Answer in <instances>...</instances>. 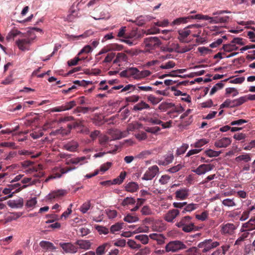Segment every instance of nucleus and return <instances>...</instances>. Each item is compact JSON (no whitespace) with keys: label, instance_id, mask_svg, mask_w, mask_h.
<instances>
[{"label":"nucleus","instance_id":"1","mask_svg":"<svg viewBox=\"0 0 255 255\" xmlns=\"http://www.w3.org/2000/svg\"><path fill=\"white\" fill-rule=\"evenodd\" d=\"M220 245V243L217 241H214L212 239H206L203 242L198 244L197 247L201 249V252L207 255V254L213 249L218 247Z\"/></svg>","mask_w":255,"mask_h":255},{"label":"nucleus","instance_id":"2","mask_svg":"<svg viewBox=\"0 0 255 255\" xmlns=\"http://www.w3.org/2000/svg\"><path fill=\"white\" fill-rule=\"evenodd\" d=\"M192 217L187 216L183 217L181 220L176 223V226L182 228L185 232H190L194 230L195 226L191 222Z\"/></svg>","mask_w":255,"mask_h":255},{"label":"nucleus","instance_id":"3","mask_svg":"<svg viewBox=\"0 0 255 255\" xmlns=\"http://www.w3.org/2000/svg\"><path fill=\"white\" fill-rule=\"evenodd\" d=\"M187 248L186 245L178 240L170 241L165 246L166 252H177Z\"/></svg>","mask_w":255,"mask_h":255},{"label":"nucleus","instance_id":"4","mask_svg":"<svg viewBox=\"0 0 255 255\" xmlns=\"http://www.w3.org/2000/svg\"><path fill=\"white\" fill-rule=\"evenodd\" d=\"M27 186V185H23L22 186H21V184L19 183L8 185L7 187L5 188L2 190V193L4 195H8L7 197L5 198V199L11 197L13 193L19 192L21 189L25 188Z\"/></svg>","mask_w":255,"mask_h":255},{"label":"nucleus","instance_id":"5","mask_svg":"<svg viewBox=\"0 0 255 255\" xmlns=\"http://www.w3.org/2000/svg\"><path fill=\"white\" fill-rule=\"evenodd\" d=\"M143 44L146 51L153 50L161 44L159 38L157 37H149L144 39Z\"/></svg>","mask_w":255,"mask_h":255},{"label":"nucleus","instance_id":"6","mask_svg":"<svg viewBox=\"0 0 255 255\" xmlns=\"http://www.w3.org/2000/svg\"><path fill=\"white\" fill-rule=\"evenodd\" d=\"M197 18H199L200 19L203 20H210L211 23H226L229 21V17L228 16H225L224 17L221 16H215L210 17L208 15H203L200 14V16H197Z\"/></svg>","mask_w":255,"mask_h":255},{"label":"nucleus","instance_id":"7","mask_svg":"<svg viewBox=\"0 0 255 255\" xmlns=\"http://www.w3.org/2000/svg\"><path fill=\"white\" fill-rule=\"evenodd\" d=\"M214 167L215 165L212 164H202L200 165L197 168L193 169L192 171L198 175H201L212 170Z\"/></svg>","mask_w":255,"mask_h":255},{"label":"nucleus","instance_id":"8","mask_svg":"<svg viewBox=\"0 0 255 255\" xmlns=\"http://www.w3.org/2000/svg\"><path fill=\"white\" fill-rule=\"evenodd\" d=\"M221 227V233L223 235H233L235 230L236 229V226L233 223H226L223 224L220 226Z\"/></svg>","mask_w":255,"mask_h":255},{"label":"nucleus","instance_id":"9","mask_svg":"<svg viewBox=\"0 0 255 255\" xmlns=\"http://www.w3.org/2000/svg\"><path fill=\"white\" fill-rule=\"evenodd\" d=\"M159 171V168L156 165H153L149 167L145 172L143 177L142 180H149L153 179Z\"/></svg>","mask_w":255,"mask_h":255},{"label":"nucleus","instance_id":"10","mask_svg":"<svg viewBox=\"0 0 255 255\" xmlns=\"http://www.w3.org/2000/svg\"><path fill=\"white\" fill-rule=\"evenodd\" d=\"M197 16H200V14H197L195 15H188L187 16L177 18L172 21L171 25H179L181 24L186 23L190 21L191 19H200L199 18H197V17H196Z\"/></svg>","mask_w":255,"mask_h":255},{"label":"nucleus","instance_id":"11","mask_svg":"<svg viewBox=\"0 0 255 255\" xmlns=\"http://www.w3.org/2000/svg\"><path fill=\"white\" fill-rule=\"evenodd\" d=\"M59 245L66 253L74 254L78 251V247L71 243H60Z\"/></svg>","mask_w":255,"mask_h":255},{"label":"nucleus","instance_id":"12","mask_svg":"<svg viewBox=\"0 0 255 255\" xmlns=\"http://www.w3.org/2000/svg\"><path fill=\"white\" fill-rule=\"evenodd\" d=\"M180 211L178 209H172L168 211L164 216V220L170 223L174 222V220L179 215Z\"/></svg>","mask_w":255,"mask_h":255},{"label":"nucleus","instance_id":"13","mask_svg":"<svg viewBox=\"0 0 255 255\" xmlns=\"http://www.w3.org/2000/svg\"><path fill=\"white\" fill-rule=\"evenodd\" d=\"M31 40L29 38L18 39L16 40V43L18 48L22 50H28Z\"/></svg>","mask_w":255,"mask_h":255},{"label":"nucleus","instance_id":"14","mask_svg":"<svg viewBox=\"0 0 255 255\" xmlns=\"http://www.w3.org/2000/svg\"><path fill=\"white\" fill-rule=\"evenodd\" d=\"M232 142V139L229 137H223L217 139L214 143L218 148H225L228 147Z\"/></svg>","mask_w":255,"mask_h":255},{"label":"nucleus","instance_id":"15","mask_svg":"<svg viewBox=\"0 0 255 255\" xmlns=\"http://www.w3.org/2000/svg\"><path fill=\"white\" fill-rule=\"evenodd\" d=\"M255 229V216L252 217L250 220L243 224L241 231H251Z\"/></svg>","mask_w":255,"mask_h":255},{"label":"nucleus","instance_id":"16","mask_svg":"<svg viewBox=\"0 0 255 255\" xmlns=\"http://www.w3.org/2000/svg\"><path fill=\"white\" fill-rule=\"evenodd\" d=\"M66 192L64 190H58L54 191L50 193L46 197L48 200H52L55 198H59L63 196L66 194Z\"/></svg>","mask_w":255,"mask_h":255},{"label":"nucleus","instance_id":"17","mask_svg":"<svg viewBox=\"0 0 255 255\" xmlns=\"http://www.w3.org/2000/svg\"><path fill=\"white\" fill-rule=\"evenodd\" d=\"M188 192L189 190L186 188L180 189L175 192V197L177 199L184 200L188 196Z\"/></svg>","mask_w":255,"mask_h":255},{"label":"nucleus","instance_id":"18","mask_svg":"<svg viewBox=\"0 0 255 255\" xmlns=\"http://www.w3.org/2000/svg\"><path fill=\"white\" fill-rule=\"evenodd\" d=\"M40 246L44 251H53L56 250V247L53 244L46 241H42L39 243Z\"/></svg>","mask_w":255,"mask_h":255},{"label":"nucleus","instance_id":"19","mask_svg":"<svg viewBox=\"0 0 255 255\" xmlns=\"http://www.w3.org/2000/svg\"><path fill=\"white\" fill-rule=\"evenodd\" d=\"M251 154L250 153H244L237 156L235 160L236 162L239 163L241 161L248 163L251 161Z\"/></svg>","mask_w":255,"mask_h":255},{"label":"nucleus","instance_id":"20","mask_svg":"<svg viewBox=\"0 0 255 255\" xmlns=\"http://www.w3.org/2000/svg\"><path fill=\"white\" fill-rule=\"evenodd\" d=\"M75 244L79 246V248L84 250H88L91 246V243L89 240H78Z\"/></svg>","mask_w":255,"mask_h":255},{"label":"nucleus","instance_id":"21","mask_svg":"<svg viewBox=\"0 0 255 255\" xmlns=\"http://www.w3.org/2000/svg\"><path fill=\"white\" fill-rule=\"evenodd\" d=\"M150 109L149 105L143 101H141L139 103L135 105L133 107V110L134 111H140L144 109Z\"/></svg>","mask_w":255,"mask_h":255},{"label":"nucleus","instance_id":"22","mask_svg":"<svg viewBox=\"0 0 255 255\" xmlns=\"http://www.w3.org/2000/svg\"><path fill=\"white\" fill-rule=\"evenodd\" d=\"M78 147V144L75 141H71L64 145V148L65 149L71 152H74L76 151Z\"/></svg>","mask_w":255,"mask_h":255},{"label":"nucleus","instance_id":"23","mask_svg":"<svg viewBox=\"0 0 255 255\" xmlns=\"http://www.w3.org/2000/svg\"><path fill=\"white\" fill-rule=\"evenodd\" d=\"M191 33V31L189 30L188 28H186V27L183 29L180 30L178 31V34L179 36L178 37V39L180 42H184V40L185 38L187 37Z\"/></svg>","mask_w":255,"mask_h":255},{"label":"nucleus","instance_id":"24","mask_svg":"<svg viewBox=\"0 0 255 255\" xmlns=\"http://www.w3.org/2000/svg\"><path fill=\"white\" fill-rule=\"evenodd\" d=\"M8 205L11 208H21L23 205V199L20 198L17 200L9 201L8 202Z\"/></svg>","mask_w":255,"mask_h":255},{"label":"nucleus","instance_id":"25","mask_svg":"<svg viewBox=\"0 0 255 255\" xmlns=\"http://www.w3.org/2000/svg\"><path fill=\"white\" fill-rule=\"evenodd\" d=\"M198 207V205L196 204L191 203L187 204L183 208V210L181 211L182 214H184L186 212H190L194 210H195Z\"/></svg>","mask_w":255,"mask_h":255},{"label":"nucleus","instance_id":"26","mask_svg":"<svg viewBox=\"0 0 255 255\" xmlns=\"http://www.w3.org/2000/svg\"><path fill=\"white\" fill-rule=\"evenodd\" d=\"M174 159L173 154H169L167 155L164 160H159L158 164L162 165H166L171 163Z\"/></svg>","mask_w":255,"mask_h":255},{"label":"nucleus","instance_id":"27","mask_svg":"<svg viewBox=\"0 0 255 255\" xmlns=\"http://www.w3.org/2000/svg\"><path fill=\"white\" fill-rule=\"evenodd\" d=\"M127 60V56L124 53H118L116 55L115 59L114 60L113 63L117 64L118 63L126 61Z\"/></svg>","mask_w":255,"mask_h":255},{"label":"nucleus","instance_id":"28","mask_svg":"<svg viewBox=\"0 0 255 255\" xmlns=\"http://www.w3.org/2000/svg\"><path fill=\"white\" fill-rule=\"evenodd\" d=\"M139 220L138 217L133 214H127L124 218V220L125 222H128V223H133L135 222L136 221H138Z\"/></svg>","mask_w":255,"mask_h":255},{"label":"nucleus","instance_id":"29","mask_svg":"<svg viewBox=\"0 0 255 255\" xmlns=\"http://www.w3.org/2000/svg\"><path fill=\"white\" fill-rule=\"evenodd\" d=\"M222 49L226 52H230L238 50V47L231 42L230 44L223 45Z\"/></svg>","mask_w":255,"mask_h":255},{"label":"nucleus","instance_id":"30","mask_svg":"<svg viewBox=\"0 0 255 255\" xmlns=\"http://www.w3.org/2000/svg\"><path fill=\"white\" fill-rule=\"evenodd\" d=\"M126 176V172L125 171L121 172L120 175L116 178L113 180L112 184H121L123 183Z\"/></svg>","mask_w":255,"mask_h":255},{"label":"nucleus","instance_id":"31","mask_svg":"<svg viewBox=\"0 0 255 255\" xmlns=\"http://www.w3.org/2000/svg\"><path fill=\"white\" fill-rule=\"evenodd\" d=\"M124 223H117L113 225L110 228V232L113 234H115L116 232H118L123 229Z\"/></svg>","mask_w":255,"mask_h":255},{"label":"nucleus","instance_id":"32","mask_svg":"<svg viewBox=\"0 0 255 255\" xmlns=\"http://www.w3.org/2000/svg\"><path fill=\"white\" fill-rule=\"evenodd\" d=\"M128 75L130 77H133L135 79H138L139 71L136 68H129L128 69Z\"/></svg>","mask_w":255,"mask_h":255},{"label":"nucleus","instance_id":"33","mask_svg":"<svg viewBox=\"0 0 255 255\" xmlns=\"http://www.w3.org/2000/svg\"><path fill=\"white\" fill-rule=\"evenodd\" d=\"M222 203L223 205L225 206H227L228 207H234L237 205L235 199H230V198H227L224 200H223L222 201Z\"/></svg>","mask_w":255,"mask_h":255},{"label":"nucleus","instance_id":"34","mask_svg":"<svg viewBox=\"0 0 255 255\" xmlns=\"http://www.w3.org/2000/svg\"><path fill=\"white\" fill-rule=\"evenodd\" d=\"M141 37V34H138L135 30H133L130 33L127 34V35L126 36V39H130L136 41L137 39L140 38Z\"/></svg>","mask_w":255,"mask_h":255},{"label":"nucleus","instance_id":"35","mask_svg":"<svg viewBox=\"0 0 255 255\" xmlns=\"http://www.w3.org/2000/svg\"><path fill=\"white\" fill-rule=\"evenodd\" d=\"M109 246L108 243H104L99 246L96 250L95 254L97 255H103L106 252V248Z\"/></svg>","mask_w":255,"mask_h":255},{"label":"nucleus","instance_id":"36","mask_svg":"<svg viewBox=\"0 0 255 255\" xmlns=\"http://www.w3.org/2000/svg\"><path fill=\"white\" fill-rule=\"evenodd\" d=\"M75 3L74 2L69 9V14L67 16V19L72 21L74 17L78 15V12L74 9Z\"/></svg>","mask_w":255,"mask_h":255},{"label":"nucleus","instance_id":"37","mask_svg":"<svg viewBox=\"0 0 255 255\" xmlns=\"http://www.w3.org/2000/svg\"><path fill=\"white\" fill-rule=\"evenodd\" d=\"M146 21V18L142 15H140L137 17L134 20H130L129 21H131L135 23L138 26L143 25Z\"/></svg>","mask_w":255,"mask_h":255},{"label":"nucleus","instance_id":"38","mask_svg":"<svg viewBox=\"0 0 255 255\" xmlns=\"http://www.w3.org/2000/svg\"><path fill=\"white\" fill-rule=\"evenodd\" d=\"M138 188V185L135 182H130L126 187V190L130 192H134Z\"/></svg>","mask_w":255,"mask_h":255},{"label":"nucleus","instance_id":"39","mask_svg":"<svg viewBox=\"0 0 255 255\" xmlns=\"http://www.w3.org/2000/svg\"><path fill=\"white\" fill-rule=\"evenodd\" d=\"M18 153L19 155H25V156H31V157L32 158H37L41 155L40 152H39L35 155H32V153L31 151H29L26 150H19L18 151Z\"/></svg>","mask_w":255,"mask_h":255},{"label":"nucleus","instance_id":"40","mask_svg":"<svg viewBox=\"0 0 255 255\" xmlns=\"http://www.w3.org/2000/svg\"><path fill=\"white\" fill-rule=\"evenodd\" d=\"M175 105L172 103L162 102L158 106V109L162 111H166V110L174 107Z\"/></svg>","mask_w":255,"mask_h":255},{"label":"nucleus","instance_id":"41","mask_svg":"<svg viewBox=\"0 0 255 255\" xmlns=\"http://www.w3.org/2000/svg\"><path fill=\"white\" fill-rule=\"evenodd\" d=\"M205 154L209 157H217L221 153V151H215L209 149L205 151Z\"/></svg>","mask_w":255,"mask_h":255},{"label":"nucleus","instance_id":"42","mask_svg":"<svg viewBox=\"0 0 255 255\" xmlns=\"http://www.w3.org/2000/svg\"><path fill=\"white\" fill-rule=\"evenodd\" d=\"M135 239L139 240L144 245L148 244L149 241L148 236L146 235H137L135 237Z\"/></svg>","mask_w":255,"mask_h":255},{"label":"nucleus","instance_id":"43","mask_svg":"<svg viewBox=\"0 0 255 255\" xmlns=\"http://www.w3.org/2000/svg\"><path fill=\"white\" fill-rule=\"evenodd\" d=\"M254 209H255V207L252 206L249 208L247 210L244 211L240 218V220L243 221L247 220L249 217L251 211H252Z\"/></svg>","mask_w":255,"mask_h":255},{"label":"nucleus","instance_id":"44","mask_svg":"<svg viewBox=\"0 0 255 255\" xmlns=\"http://www.w3.org/2000/svg\"><path fill=\"white\" fill-rule=\"evenodd\" d=\"M91 206V204L90 201L85 202L80 207V210L82 213L85 214L89 210Z\"/></svg>","mask_w":255,"mask_h":255},{"label":"nucleus","instance_id":"45","mask_svg":"<svg viewBox=\"0 0 255 255\" xmlns=\"http://www.w3.org/2000/svg\"><path fill=\"white\" fill-rule=\"evenodd\" d=\"M135 203V200L132 197H127L122 201L121 205L123 206H128V205H133Z\"/></svg>","mask_w":255,"mask_h":255},{"label":"nucleus","instance_id":"46","mask_svg":"<svg viewBox=\"0 0 255 255\" xmlns=\"http://www.w3.org/2000/svg\"><path fill=\"white\" fill-rule=\"evenodd\" d=\"M95 228L100 235H107L109 232V229L105 227L100 225H96L95 226Z\"/></svg>","mask_w":255,"mask_h":255},{"label":"nucleus","instance_id":"47","mask_svg":"<svg viewBox=\"0 0 255 255\" xmlns=\"http://www.w3.org/2000/svg\"><path fill=\"white\" fill-rule=\"evenodd\" d=\"M64 111L70 110L76 106V103L75 101H71L69 102H66L62 105Z\"/></svg>","mask_w":255,"mask_h":255},{"label":"nucleus","instance_id":"48","mask_svg":"<svg viewBox=\"0 0 255 255\" xmlns=\"http://www.w3.org/2000/svg\"><path fill=\"white\" fill-rule=\"evenodd\" d=\"M208 142V141L207 140L202 138L197 141L193 145L191 144V146H194L196 148H200L207 144Z\"/></svg>","mask_w":255,"mask_h":255},{"label":"nucleus","instance_id":"49","mask_svg":"<svg viewBox=\"0 0 255 255\" xmlns=\"http://www.w3.org/2000/svg\"><path fill=\"white\" fill-rule=\"evenodd\" d=\"M188 148V144L184 143L176 150V154L178 156L184 154Z\"/></svg>","mask_w":255,"mask_h":255},{"label":"nucleus","instance_id":"50","mask_svg":"<svg viewBox=\"0 0 255 255\" xmlns=\"http://www.w3.org/2000/svg\"><path fill=\"white\" fill-rule=\"evenodd\" d=\"M249 235V233L244 232L242 235L236 240L235 245H240L241 243L247 238Z\"/></svg>","mask_w":255,"mask_h":255},{"label":"nucleus","instance_id":"51","mask_svg":"<svg viewBox=\"0 0 255 255\" xmlns=\"http://www.w3.org/2000/svg\"><path fill=\"white\" fill-rule=\"evenodd\" d=\"M136 90L138 91H142L144 92L152 91L153 89L151 87L147 86H142L141 84H137Z\"/></svg>","mask_w":255,"mask_h":255},{"label":"nucleus","instance_id":"52","mask_svg":"<svg viewBox=\"0 0 255 255\" xmlns=\"http://www.w3.org/2000/svg\"><path fill=\"white\" fill-rule=\"evenodd\" d=\"M187 255H200L199 250L197 247H192L186 251Z\"/></svg>","mask_w":255,"mask_h":255},{"label":"nucleus","instance_id":"53","mask_svg":"<svg viewBox=\"0 0 255 255\" xmlns=\"http://www.w3.org/2000/svg\"><path fill=\"white\" fill-rule=\"evenodd\" d=\"M144 129L146 132L155 134L160 130V128L158 127H145Z\"/></svg>","mask_w":255,"mask_h":255},{"label":"nucleus","instance_id":"54","mask_svg":"<svg viewBox=\"0 0 255 255\" xmlns=\"http://www.w3.org/2000/svg\"><path fill=\"white\" fill-rule=\"evenodd\" d=\"M105 213L110 219H114L117 216V212L115 210L107 209L105 210Z\"/></svg>","mask_w":255,"mask_h":255},{"label":"nucleus","instance_id":"55","mask_svg":"<svg viewBox=\"0 0 255 255\" xmlns=\"http://www.w3.org/2000/svg\"><path fill=\"white\" fill-rule=\"evenodd\" d=\"M91 108L89 107H78L73 111V113L74 114L82 113L84 114L87 113L89 110H91Z\"/></svg>","mask_w":255,"mask_h":255},{"label":"nucleus","instance_id":"56","mask_svg":"<svg viewBox=\"0 0 255 255\" xmlns=\"http://www.w3.org/2000/svg\"><path fill=\"white\" fill-rule=\"evenodd\" d=\"M147 99L148 101L150 102L153 105H157L161 101V99L155 97L152 95H149V96H148Z\"/></svg>","mask_w":255,"mask_h":255},{"label":"nucleus","instance_id":"57","mask_svg":"<svg viewBox=\"0 0 255 255\" xmlns=\"http://www.w3.org/2000/svg\"><path fill=\"white\" fill-rule=\"evenodd\" d=\"M140 212L141 214L144 216L150 215L152 214L151 209L148 206H144Z\"/></svg>","mask_w":255,"mask_h":255},{"label":"nucleus","instance_id":"58","mask_svg":"<svg viewBox=\"0 0 255 255\" xmlns=\"http://www.w3.org/2000/svg\"><path fill=\"white\" fill-rule=\"evenodd\" d=\"M137 86L136 85L128 84L122 89L121 92L129 91V92L136 90Z\"/></svg>","mask_w":255,"mask_h":255},{"label":"nucleus","instance_id":"59","mask_svg":"<svg viewBox=\"0 0 255 255\" xmlns=\"http://www.w3.org/2000/svg\"><path fill=\"white\" fill-rule=\"evenodd\" d=\"M208 215V212L207 211H205L203 212L201 214L196 215V218L199 220L204 221L207 219Z\"/></svg>","mask_w":255,"mask_h":255},{"label":"nucleus","instance_id":"60","mask_svg":"<svg viewBox=\"0 0 255 255\" xmlns=\"http://www.w3.org/2000/svg\"><path fill=\"white\" fill-rule=\"evenodd\" d=\"M128 246L132 249H138L141 248L140 244H136V243L132 240H129L127 243Z\"/></svg>","mask_w":255,"mask_h":255},{"label":"nucleus","instance_id":"61","mask_svg":"<svg viewBox=\"0 0 255 255\" xmlns=\"http://www.w3.org/2000/svg\"><path fill=\"white\" fill-rule=\"evenodd\" d=\"M184 166L181 164H178L177 165L174 166L171 168H170L168 171L172 173H176L181 170Z\"/></svg>","mask_w":255,"mask_h":255},{"label":"nucleus","instance_id":"62","mask_svg":"<svg viewBox=\"0 0 255 255\" xmlns=\"http://www.w3.org/2000/svg\"><path fill=\"white\" fill-rule=\"evenodd\" d=\"M139 99V96L137 95H132L126 98V101L129 103H136Z\"/></svg>","mask_w":255,"mask_h":255},{"label":"nucleus","instance_id":"63","mask_svg":"<svg viewBox=\"0 0 255 255\" xmlns=\"http://www.w3.org/2000/svg\"><path fill=\"white\" fill-rule=\"evenodd\" d=\"M175 66V63L172 61H169L165 65H161L160 67L162 69H167L173 68Z\"/></svg>","mask_w":255,"mask_h":255},{"label":"nucleus","instance_id":"64","mask_svg":"<svg viewBox=\"0 0 255 255\" xmlns=\"http://www.w3.org/2000/svg\"><path fill=\"white\" fill-rule=\"evenodd\" d=\"M151 72L149 70H143L139 72V76L138 77V79L145 78L150 76Z\"/></svg>","mask_w":255,"mask_h":255}]
</instances>
